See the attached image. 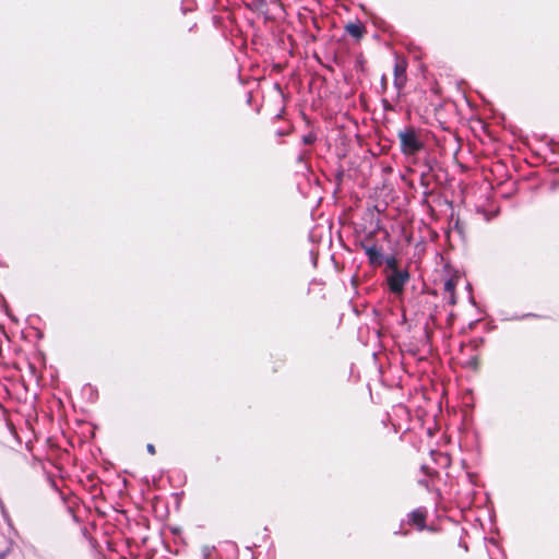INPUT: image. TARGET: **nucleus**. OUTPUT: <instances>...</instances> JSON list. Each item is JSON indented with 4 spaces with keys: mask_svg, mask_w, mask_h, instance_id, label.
<instances>
[{
    "mask_svg": "<svg viewBox=\"0 0 559 559\" xmlns=\"http://www.w3.org/2000/svg\"><path fill=\"white\" fill-rule=\"evenodd\" d=\"M400 148L405 156H415L425 147L424 134L413 126L399 130Z\"/></svg>",
    "mask_w": 559,
    "mask_h": 559,
    "instance_id": "obj_1",
    "label": "nucleus"
},
{
    "mask_svg": "<svg viewBox=\"0 0 559 559\" xmlns=\"http://www.w3.org/2000/svg\"><path fill=\"white\" fill-rule=\"evenodd\" d=\"M386 281L390 292L401 295L404 292L405 284L409 281V273L406 270L392 272Z\"/></svg>",
    "mask_w": 559,
    "mask_h": 559,
    "instance_id": "obj_2",
    "label": "nucleus"
},
{
    "mask_svg": "<svg viewBox=\"0 0 559 559\" xmlns=\"http://www.w3.org/2000/svg\"><path fill=\"white\" fill-rule=\"evenodd\" d=\"M407 61L405 59H397L394 64L393 74H394V87L397 90V95H400L407 82Z\"/></svg>",
    "mask_w": 559,
    "mask_h": 559,
    "instance_id": "obj_3",
    "label": "nucleus"
},
{
    "mask_svg": "<svg viewBox=\"0 0 559 559\" xmlns=\"http://www.w3.org/2000/svg\"><path fill=\"white\" fill-rule=\"evenodd\" d=\"M427 515L428 513L425 508H418L408 514V523L418 531H423L426 527Z\"/></svg>",
    "mask_w": 559,
    "mask_h": 559,
    "instance_id": "obj_4",
    "label": "nucleus"
},
{
    "mask_svg": "<svg viewBox=\"0 0 559 559\" xmlns=\"http://www.w3.org/2000/svg\"><path fill=\"white\" fill-rule=\"evenodd\" d=\"M368 257V262L371 266L377 267L381 266L383 263V255L381 248H379L377 245L373 247L366 248L365 252Z\"/></svg>",
    "mask_w": 559,
    "mask_h": 559,
    "instance_id": "obj_5",
    "label": "nucleus"
},
{
    "mask_svg": "<svg viewBox=\"0 0 559 559\" xmlns=\"http://www.w3.org/2000/svg\"><path fill=\"white\" fill-rule=\"evenodd\" d=\"M345 31L348 35L356 39H361L366 34V26L361 22L348 23L345 26Z\"/></svg>",
    "mask_w": 559,
    "mask_h": 559,
    "instance_id": "obj_6",
    "label": "nucleus"
},
{
    "mask_svg": "<svg viewBox=\"0 0 559 559\" xmlns=\"http://www.w3.org/2000/svg\"><path fill=\"white\" fill-rule=\"evenodd\" d=\"M247 7L255 12L266 13L269 10L266 0H252Z\"/></svg>",
    "mask_w": 559,
    "mask_h": 559,
    "instance_id": "obj_7",
    "label": "nucleus"
},
{
    "mask_svg": "<svg viewBox=\"0 0 559 559\" xmlns=\"http://www.w3.org/2000/svg\"><path fill=\"white\" fill-rule=\"evenodd\" d=\"M456 285H457V278L456 277H449L444 282V286H443L444 294L449 295V294L455 293Z\"/></svg>",
    "mask_w": 559,
    "mask_h": 559,
    "instance_id": "obj_8",
    "label": "nucleus"
},
{
    "mask_svg": "<svg viewBox=\"0 0 559 559\" xmlns=\"http://www.w3.org/2000/svg\"><path fill=\"white\" fill-rule=\"evenodd\" d=\"M373 233H369L364 240L360 241V248L366 252V248L373 247Z\"/></svg>",
    "mask_w": 559,
    "mask_h": 559,
    "instance_id": "obj_9",
    "label": "nucleus"
},
{
    "mask_svg": "<svg viewBox=\"0 0 559 559\" xmlns=\"http://www.w3.org/2000/svg\"><path fill=\"white\" fill-rule=\"evenodd\" d=\"M384 261H385L388 269H390L392 272L400 271L399 263H397V260L395 257L390 255V257L385 258Z\"/></svg>",
    "mask_w": 559,
    "mask_h": 559,
    "instance_id": "obj_10",
    "label": "nucleus"
},
{
    "mask_svg": "<svg viewBox=\"0 0 559 559\" xmlns=\"http://www.w3.org/2000/svg\"><path fill=\"white\" fill-rule=\"evenodd\" d=\"M432 169L431 166L428 167V170L427 171H424L420 176V186L428 189L429 186H430V181H429V171Z\"/></svg>",
    "mask_w": 559,
    "mask_h": 559,
    "instance_id": "obj_11",
    "label": "nucleus"
},
{
    "mask_svg": "<svg viewBox=\"0 0 559 559\" xmlns=\"http://www.w3.org/2000/svg\"><path fill=\"white\" fill-rule=\"evenodd\" d=\"M317 135L313 132H309L302 136V143L306 145H311L316 142Z\"/></svg>",
    "mask_w": 559,
    "mask_h": 559,
    "instance_id": "obj_12",
    "label": "nucleus"
},
{
    "mask_svg": "<svg viewBox=\"0 0 559 559\" xmlns=\"http://www.w3.org/2000/svg\"><path fill=\"white\" fill-rule=\"evenodd\" d=\"M380 87H381V93H385L386 90H388V78L385 74H383L381 76V81H380Z\"/></svg>",
    "mask_w": 559,
    "mask_h": 559,
    "instance_id": "obj_13",
    "label": "nucleus"
},
{
    "mask_svg": "<svg viewBox=\"0 0 559 559\" xmlns=\"http://www.w3.org/2000/svg\"><path fill=\"white\" fill-rule=\"evenodd\" d=\"M381 103H382V107H383V109L385 111H393L394 110V107L392 106V104L388 99L383 98L381 100Z\"/></svg>",
    "mask_w": 559,
    "mask_h": 559,
    "instance_id": "obj_14",
    "label": "nucleus"
},
{
    "mask_svg": "<svg viewBox=\"0 0 559 559\" xmlns=\"http://www.w3.org/2000/svg\"><path fill=\"white\" fill-rule=\"evenodd\" d=\"M445 298L448 299L449 304L451 306H454L456 304V296H455V293H452V294H449L445 296Z\"/></svg>",
    "mask_w": 559,
    "mask_h": 559,
    "instance_id": "obj_15",
    "label": "nucleus"
},
{
    "mask_svg": "<svg viewBox=\"0 0 559 559\" xmlns=\"http://www.w3.org/2000/svg\"><path fill=\"white\" fill-rule=\"evenodd\" d=\"M146 449H147V452L151 453L152 455H154L156 453L155 447L151 443L147 444Z\"/></svg>",
    "mask_w": 559,
    "mask_h": 559,
    "instance_id": "obj_16",
    "label": "nucleus"
},
{
    "mask_svg": "<svg viewBox=\"0 0 559 559\" xmlns=\"http://www.w3.org/2000/svg\"><path fill=\"white\" fill-rule=\"evenodd\" d=\"M8 552H9V550L1 551V552H0V559H5V557H7Z\"/></svg>",
    "mask_w": 559,
    "mask_h": 559,
    "instance_id": "obj_17",
    "label": "nucleus"
},
{
    "mask_svg": "<svg viewBox=\"0 0 559 559\" xmlns=\"http://www.w3.org/2000/svg\"><path fill=\"white\" fill-rule=\"evenodd\" d=\"M471 364L474 366V368H476V367H477V358H476V357H474V358L472 359Z\"/></svg>",
    "mask_w": 559,
    "mask_h": 559,
    "instance_id": "obj_18",
    "label": "nucleus"
}]
</instances>
